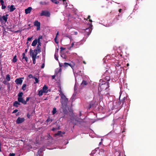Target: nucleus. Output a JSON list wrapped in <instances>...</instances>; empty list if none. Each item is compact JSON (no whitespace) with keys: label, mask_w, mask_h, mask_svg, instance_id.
Listing matches in <instances>:
<instances>
[{"label":"nucleus","mask_w":156,"mask_h":156,"mask_svg":"<svg viewBox=\"0 0 156 156\" xmlns=\"http://www.w3.org/2000/svg\"><path fill=\"white\" fill-rule=\"evenodd\" d=\"M109 84L108 82L106 83V82H103V83L100 82L98 88V93L100 94H101V92H103L105 90L106 92V95H109V89L108 88L109 87Z\"/></svg>","instance_id":"f257e3e1"},{"label":"nucleus","mask_w":156,"mask_h":156,"mask_svg":"<svg viewBox=\"0 0 156 156\" xmlns=\"http://www.w3.org/2000/svg\"><path fill=\"white\" fill-rule=\"evenodd\" d=\"M60 100L62 105L66 106L67 105L68 99L64 94L61 95Z\"/></svg>","instance_id":"f03ea898"},{"label":"nucleus","mask_w":156,"mask_h":156,"mask_svg":"<svg viewBox=\"0 0 156 156\" xmlns=\"http://www.w3.org/2000/svg\"><path fill=\"white\" fill-rule=\"evenodd\" d=\"M41 16H44L46 17H50V13L48 11L43 10L40 14Z\"/></svg>","instance_id":"7ed1b4c3"},{"label":"nucleus","mask_w":156,"mask_h":156,"mask_svg":"<svg viewBox=\"0 0 156 156\" xmlns=\"http://www.w3.org/2000/svg\"><path fill=\"white\" fill-rule=\"evenodd\" d=\"M128 98L126 97H124L121 101H120L119 99V101L118 102V104L119 105H120L121 103H122V105H121V107H122L123 106V105L124 104L125 105L126 104V101L127 100Z\"/></svg>","instance_id":"20e7f679"},{"label":"nucleus","mask_w":156,"mask_h":156,"mask_svg":"<svg viewBox=\"0 0 156 156\" xmlns=\"http://www.w3.org/2000/svg\"><path fill=\"white\" fill-rule=\"evenodd\" d=\"M92 27V24H90L89 27L86 28L85 30V33L86 34L89 35L90 34L92 30L91 28Z\"/></svg>","instance_id":"39448f33"},{"label":"nucleus","mask_w":156,"mask_h":156,"mask_svg":"<svg viewBox=\"0 0 156 156\" xmlns=\"http://www.w3.org/2000/svg\"><path fill=\"white\" fill-rule=\"evenodd\" d=\"M30 55H33L34 56H36L38 53V51L37 49H35L34 50L33 52V51L32 49H30Z\"/></svg>","instance_id":"423d86ee"},{"label":"nucleus","mask_w":156,"mask_h":156,"mask_svg":"<svg viewBox=\"0 0 156 156\" xmlns=\"http://www.w3.org/2000/svg\"><path fill=\"white\" fill-rule=\"evenodd\" d=\"M34 26L37 27V30H39L40 29L41 23L38 20H35L34 23Z\"/></svg>","instance_id":"0eeeda50"},{"label":"nucleus","mask_w":156,"mask_h":156,"mask_svg":"<svg viewBox=\"0 0 156 156\" xmlns=\"http://www.w3.org/2000/svg\"><path fill=\"white\" fill-rule=\"evenodd\" d=\"M30 98V97H27L26 101H25L23 98H20V102L22 103L23 105H26L27 104V102L29 101Z\"/></svg>","instance_id":"6e6552de"},{"label":"nucleus","mask_w":156,"mask_h":156,"mask_svg":"<svg viewBox=\"0 0 156 156\" xmlns=\"http://www.w3.org/2000/svg\"><path fill=\"white\" fill-rule=\"evenodd\" d=\"M8 16V15L7 14H6L5 15L3 16L0 18V21L1 22L3 20L4 21L5 23H6L7 20L8 18L7 17Z\"/></svg>","instance_id":"1a4fd4ad"},{"label":"nucleus","mask_w":156,"mask_h":156,"mask_svg":"<svg viewBox=\"0 0 156 156\" xmlns=\"http://www.w3.org/2000/svg\"><path fill=\"white\" fill-rule=\"evenodd\" d=\"M32 8L31 7H29L25 9V13L26 14L30 13L31 11Z\"/></svg>","instance_id":"9d476101"},{"label":"nucleus","mask_w":156,"mask_h":156,"mask_svg":"<svg viewBox=\"0 0 156 156\" xmlns=\"http://www.w3.org/2000/svg\"><path fill=\"white\" fill-rule=\"evenodd\" d=\"M43 151V149H40L38 150L37 153L36 154V156H42L43 154L42 152Z\"/></svg>","instance_id":"9b49d317"},{"label":"nucleus","mask_w":156,"mask_h":156,"mask_svg":"<svg viewBox=\"0 0 156 156\" xmlns=\"http://www.w3.org/2000/svg\"><path fill=\"white\" fill-rule=\"evenodd\" d=\"M87 84L88 83L87 81L83 80L81 83V86L82 87H85Z\"/></svg>","instance_id":"f8f14e48"},{"label":"nucleus","mask_w":156,"mask_h":156,"mask_svg":"<svg viewBox=\"0 0 156 156\" xmlns=\"http://www.w3.org/2000/svg\"><path fill=\"white\" fill-rule=\"evenodd\" d=\"M48 87L45 85H44L43 87L42 90L43 91V92L44 93H48Z\"/></svg>","instance_id":"ddd939ff"},{"label":"nucleus","mask_w":156,"mask_h":156,"mask_svg":"<svg viewBox=\"0 0 156 156\" xmlns=\"http://www.w3.org/2000/svg\"><path fill=\"white\" fill-rule=\"evenodd\" d=\"M110 78L109 76H106L103 79V82H106V83L108 82V81H110ZM103 81V80H102Z\"/></svg>","instance_id":"4468645a"},{"label":"nucleus","mask_w":156,"mask_h":156,"mask_svg":"<svg viewBox=\"0 0 156 156\" xmlns=\"http://www.w3.org/2000/svg\"><path fill=\"white\" fill-rule=\"evenodd\" d=\"M65 133H62V132L60 131H58L57 133L55 134V135L56 136H62V134H64Z\"/></svg>","instance_id":"2eb2a0df"},{"label":"nucleus","mask_w":156,"mask_h":156,"mask_svg":"<svg viewBox=\"0 0 156 156\" xmlns=\"http://www.w3.org/2000/svg\"><path fill=\"white\" fill-rule=\"evenodd\" d=\"M37 43V39H36L33 41L32 44L31 45L33 46H35L36 45Z\"/></svg>","instance_id":"dca6fc26"},{"label":"nucleus","mask_w":156,"mask_h":156,"mask_svg":"<svg viewBox=\"0 0 156 156\" xmlns=\"http://www.w3.org/2000/svg\"><path fill=\"white\" fill-rule=\"evenodd\" d=\"M30 56H31L32 57V60L33 61V63L35 64L36 63V56H34L33 55H30Z\"/></svg>","instance_id":"f3484780"},{"label":"nucleus","mask_w":156,"mask_h":156,"mask_svg":"<svg viewBox=\"0 0 156 156\" xmlns=\"http://www.w3.org/2000/svg\"><path fill=\"white\" fill-rule=\"evenodd\" d=\"M68 66H70L72 68H73V66H72L71 64H69L67 62H65L64 63V66L65 67H68Z\"/></svg>","instance_id":"a211bd4d"},{"label":"nucleus","mask_w":156,"mask_h":156,"mask_svg":"<svg viewBox=\"0 0 156 156\" xmlns=\"http://www.w3.org/2000/svg\"><path fill=\"white\" fill-rule=\"evenodd\" d=\"M106 93L105 92L103 93V92H101V94H100L98 93L100 99H103V95L104 94L106 95Z\"/></svg>","instance_id":"6ab92c4d"},{"label":"nucleus","mask_w":156,"mask_h":156,"mask_svg":"<svg viewBox=\"0 0 156 156\" xmlns=\"http://www.w3.org/2000/svg\"><path fill=\"white\" fill-rule=\"evenodd\" d=\"M44 93L43 91L41 89L40 90L38 91V95H39V96H41L42 95L43 93Z\"/></svg>","instance_id":"aec40b11"},{"label":"nucleus","mask_w":156,"mask_h":156,"mask_svg":"<svg viewBox=\"0 0 156 156\" xmlns=\"http://www.w3.org/2000/svg\"><path fill=\"white\" fill-rule=\"evenodd\" d=\"M15 8L14 7V6L12 5L10 7V12H12L15 10Z\"/></svg>","instance_id":"412c9836"},{"label":"nucleus","mask_w":156,"mask_h":156,"mask_svg":"<svg viewBox=\"0 0 156 156\" xmlns=\"http://www.w3.org/2000/svg\"><path fill=\"white\" fill-rule=\"evenodd\" d=\"M36 49H37L38 51V53L41 52V48L40 46H37L36 48H35Z\"/></svg>","instance_id":"4be33fe9"},{"label":"nucleus","mask_w":156,"mask_h":156,"mask_svg":"<svg viewBox=\"0 0 156 156\" xmlns=\"http://www.w3.org/2000/svg\"><path fill=\"white\" fill-rule=\"evenodd\" d=\"M40 4L43 5H47L48 4V3L45 2H40Z\"/></svg>","instance_id":"5701e85b"},{"label":"nucleus","mask_w":156,"mask_h":156,"mask_svg":"<svg viewBox=\"0 0 156 156\" xmlns=\"http://www.w3.org/2000/svg\"><path fill=\"white\" fill-rule=\"evenodd\" d=\"M52 121V119H51L49 118H48L46 120V122L47 123L49 122L50 123Z\"/></svg>","instance_id":"b1692460"},{"label":"nucleus","mask_w":156,"mask_h":156,"mask_svg":"<svg viewBox=\"0 0 156 156\" xmlns=\"http://www.w3.org/2000/svg\"><path fill=\"white\" fill-rule=\"evenodd\" d=\"M57 112L56 109L55 108H53L52 111V113L53 115H54L55 114L56 112Z\"/></svg>","instance_id":"393cba45"},{"label":"nucleus","mask_w":156,"mask_h":156,"mask_svg":"<svg viewBox=\"0 0 156 156\" xmlns=\"http://www.w3.org/2000/svg\"><path fill=\"white\" fill-rule=\"evenodd\" d=\"M19 103L17 101H15L13 103V106H14L17 107H18V105H19Z\"/></svg>","instance_id":"a878e982"},{"label":"nucleus","mask_w":156,"mask_h":156,"mask_svg":"<svg viewBox=\"0 0 156 156\" xmlns=\"http://www.w3.org/2000/svg\"><path fill=\"white\" fill-rule=\"evenodd\" d=\"M51 1L56 4H58L59 3V2L57 1V0H51Z\"/></svg>","instance_id":"bb28decb"},{"label":"nucleus","mask_w":156,"mask_h":156,"mask_svg":"<svg viewBox=\"0 0 156 156\" xmlns=\"http://www.w3.org/2000/svg\"><path fill=\"white\" fill-rule=\"evenodd\" d=\"M33 78L35 80V82H34V83H38L39 80H38V78H37L35 77H33Z\"/></svg>","instance_id":"cd10ccee"},{"label":"nucleus","mask_w":156,"mask_h":156,"mask_svg":"<svg viewBox=\"0 0 156 156\" xmlns=\"http://www.w3.org/2000/svg\"><path fill=\"white\" fill-rule=\"evenodd\" d=\"M10 77L9 75H7L6 76V79L7 81H9L10 80Z\"/></svg>","instance_id":"c85d7f7f"},{"label":"nucleus","mask_w":156,"mask_h":156,"mask_svg":"<svg viewBox=\"0 0 156 156\" xmlns=\"http://www.w3.org/2000/svg\"><path fill=\"white\" fill-rule=\"evenodd\" d=\"M47 137V139L48 140H51L52 139V136H51L49 134H48Z\"/></svg>","instance_id":"c756f323"},{"label":"nucleus","mask_w":156,"mask_h":156,"mask_svg":"<svg viewBox=\"0 0 156 156\" xmlns=\"http://www.w3.org/2000/svg\"><path fill=\"white\" fill-rule=\"evenodd\" d=\"M15 82L17 84H20V78L17 79L15 81Z\"/></svg>","instance_id":"7c9ffc66"},{"label":"nucleus","mask_w":156,"mask_h":156,"mask_svg":"<svg viewBox=\"0 0 156 156\" xmlns=\"http://www.w3.org/2000/svg\"><path fill=\"white\" fill-rule=\"evenodd\" d=\"M94 104L93 103H92L91 102L90 104V106L89 107V109H90V108L94 107Z\"/></svg>","instance_id":"2f4dec72"},{"label":"nucleus","mask_w":156,"mask_h":156,"mask_svg":"<svg viewBox=\"0 0 156 156\" xmlns=\"http://www.w3.org/2000/svg\"><path fill=\"white\" fill-rule=\"evenodd\" d=\"M26 84H23L22 87V89L24 90H25L26 89Z\"/></svg>","instance_id":"473e14b6"},{"label":"nucleus","mask_w":156,"mask_h":156,"mask_svg":"<svg viewBox=\"0 0 156 156\" xmlns=\"http://www.w3.org/2000/svg\"><path fill=\"white\" fill-rule=\"evenodd\" d=\"M16 56L15 55L13 59V62H16L17 61V59L16 58Z\"/></svg>","instance_id":"72a5a7b5"},{"label":"nucleus","mask_w":156,"mask_h":156,"mask_svg":"<svg viewBox=\"0 0 156 156\" xmlns=\"http://www.w3.org/2000/svg\"><path fill=\"white\" fill-rule=\"evenodd\" d=\"M6 85H7V87L9 90L10 89V84L9 83H6Z\"/></svg>","instance_id":"f704fd0d"},{"label":"nucleus","mask_w":156,"mask_h":156,"mask_svg":"<svg viewBox=\"0 0 156 156\" xmlns=\"http://www.w3.org/2000/svg\"><path fill=\"white\" fill-rule=\"evenodd\" d=\"M60 89L59 90V92L60 93V96L62 95V94H63V93H62V91L61 90V88L60 87Z\"/></svg>","instance_id":"c9c22d12"},{"label":"nucleus","mask_w":156,"mask_h":156,"mask_svg":"<svg viewBox=\"0 0 156 156\" xmlns=\"http://www.w3.org/2000/svg\"><path fill=\"white\" fill-rule=\"evenodd\" d=\"M22 58L23 59H25V60L26 61V62H27L28 61V59L27 57H25V56H23V57Z\"/></svg>","instance_id":"e433bc0d"},{"label":"nucleus","mask_w":156,"mask_h":156,"mask_svg":"<svg viewBox=\"0 0 156 156\" xmlns=\"http://www.w3.org/2000/svg\"><path fill=\"white\" fill-rule=\"evenodd\" d=\"M25 120V119L24 118H20V123L24 122Z\"/></svg>","instance_id":"4c0bfd02"},{"label":"nucleus","mask_w":156,"mask_h":156,"mask_svg":"<svg viewBox=\"0 0 156 156\" xmlns=\"http://www.w3.org/2000/svg\"><path fill=\"white\" fill-rule=\"evenodd\" d=\"M42 39V36H40L38 37V39L37 40V41H40V40L41 39Z\"/></svg>","instance_id":"58836bf2"},{"label":"nucleus","mask_w":156,"mask_h":156,"mask_svg":"<svg viewBox=\"0 0 156 156\" xmlns=\"http://www.w3.org/2000/svg\"><path fill=\"white\" fill-rule=\"evenodd\" d=\"M62 71V69L61 68H60L59 69H58V72H57L55 71V73L56 74H58L59 72H61Z\"/></svg>","instance_id":"ea45409f"},{"label":"nucleus","mask_w":156,"mask_h":156,"mask_svg":"<svg viewBox=\"0 0 156 156\" xmlns=\"http://www.w3.org/2000/svg\"><path fill=\"white\" fill-rule=\"evenodd\" d=\"M90 16H88L87 17V19H89V21L91 23L92 22V20L90 19Z\"/></svg>","instance_id":"a19ab883"},{"label":"nucleus","mask_w":156,"mask_h":156,"mask_svg":"<svg viewBox=\"0 0 156 156\" xmlns=\"http://www.w3.org/2000/svg\"><path fill=\"white\" fill-rule=\"evenodd\" d=\"M0 3L1 5H4V1L3 0H0Z\"/></svg>","instance_id":"79ce46f5"},{"label":"nucleus","mask_w":156,"mask_h":156,"mask_svg":"<svg viewBox=\"0 0 156 156\" xmlns=\"http://www.w3.org/2000/svg\"><path fill=\"white\" fill-rule=\"evenodd\" d=\"M16 123H18V124H19L20 123V117H19L17 120H16Z\"/></svg>","instance_id":"37998d69"},{"label":"nucleus","mask_w":156,"mask_h":156,"mask_svg":"<svg viewBox=\"0 0 156 156\" xmlns=\"http://www.w3.org/2000/svg\"><path fill=\"white\" fill-rule=\"evenodd\" d=\"M32 38V37H28L27 39V41H31Z\"/></svg>","instance_id":"c03bdc74"},{"label":"nucleus","mask_w":156,"mask_h":156,"mask_svg":"<svg viewBox=\"0 0 156 156\" xmlns=\"http://www.w3.org/2000/svg\"><path fill=\"white\" fill-rule=\"evenodd\" d=\"M18 101L19 102H20V92H19L18 94Z\"/></svg>","instance_id":"a18cd8bd"},{"label":"nucleus","mask_w":156,"mask_h":156,"mask_svg":"<svg viewBox=\"0 0 156 156\" xmlns=\"http://www.w3.org/2000/svg\"><path fill=\"white\" fill-rule=\"evenodd\" d=\"M2 9H4L6 8V6L4 5H2Z\"/></svg>","instance_id":"49530a36"},{"label":"nucleus","mask_w":156,"mask_h":156,"mask_svg":"<svg viewBox=\"0 0 156 156\" xmlns=\"http://www.w3.org/2000/svg\"><path fill=\"white\" fill-rule=\"evenodd\" d=\"M37 42L38 43V44L37 46H41V44L40 41H37Z\"/></svg>","instance_id":"de8ad7c7"},{"label":"nucleus","mask_w":156,"mask_h":156,"mask_svg":"<svg viewBox=\"0 0 156 156\" xmlns=\"http://www.w3.org/2000/svg\"><path fill=\"white\" fill-rule=\"evenodd\" d=\"M9 156H15V154L14 153H10L9 154Z\"/></svg>","instance_id":"09e8293b"},{"label":"nucleus","mask_w":156,"mask_h":156,"mask_svg":"<svg viewBox=\"0 0 156 156\" xmlns=\"http://www.w3.org/2000/svg\"><path fill=\"white\" fill-rule=\"evenodd\" d=\"M18 111V110L16 109V110H14V111L12 112V113H16Z\"/></svg>","instance_id":"8fccbe9b"},{"label":"nucleus","mask_w":156,"mask_h":156,"mask_svg":"<svg viewBox=\"0 0 156 156\" xmlns=\"http://www.w3.org/2000/svg\"><path fill=\"white\" fill-rule=\"evenodd\" d=\"M66 37L69 38H71V36L70 35H66Z\"/></svg>","instance_id":"3c124183"},{"label":"nucleus","mask_w":156,"mask_h":156,"mask_svg":"<svg viewBox=\"0 0 156 156\" xmlns=\"http://www.w3.org/2000/svg\"><path fill=\"white\" fill-rule=\"evenodd\" d=\"M57 36H56L55 37V38L54 39V40H55V42L56 43H58V42H57L56 41V40H57Z\"/></svg>","instance_id":"603ef678"},{"label":"nucleus","mask_w":156,"mask_h":156,"mask_svg":"<svg viewBox=\"0 0 156 156\" xmlns=\"http://www.w3.org/2000/svg\"><path fill=\"white\" fill-rule=\"evenodd\" d=\"M60 49L61 51L64 50H65V48H63L62 47H61L60 48Z\"/></svg>","instance_id":"864d4df0"},{"label":"nucleus","mask_w":156,"mask_h":156,"mask_svg":"<svg viewBox=\"0 0 156 156\" xmlns=\"http://www.w3.org/2000/svg\"><path fill=\"white\" fill-rule=\"evenodd\" d=\"M23 94L22 92H20V98H22V96Z\"/></svg>","instance_id":"5fc2aeb1"},{"label":"nucleus","mask_w":156,"mask_h":156,"mask_svg":"<svg viewBox=\"0 0 156 156\" xmlns=\"http://www.w3.org/2000/svg\"><path fill=\"white\" fill-rule=\"evenodd\" d=\"M44 66H45V65H44V63H43L41 66V68H44Z\"/></svg>","instance_id":"6e6d98bb"},{"label":"nucleus","mask_w":156,"mask_h":156,"mask_svg":"<svg viewBox=\"0 0 156 156\" xmlns=\"http://www.w3.org/2000/svg\"><path fill=\"white\" fill-rule=\"evenodd\" d=\"M23 82V80L21 78H20V84H21Z\"/></svg>","instance_id":"4d7b16f0"},{"label":"nucleus","mask_w":156,"mask_h":156,"mask_svg":"<svg viewBox=\"0 0 156 156\" xmlns=\"http://www.w3.org/2000/svg\"><path fill=\"white\" fill-rule=\"evenodd\" d=\"M29 77H30V78H33V76L31 74H30L29 75Z\"/></svg>","instance_id":"13d9d810"},{"label":"nucleus","mask_w":156,"mask_h":156,"mask_svg":"<svg viewBox=\"0 0 156 156\" xmlns=\"http://www.w3.org/2000/svg\"><path fill=\"white\" fill-rule=\"evenodd\" d=\"M55 77V75H53L52 76V79H54Z\"/></svg>","instance_id":"bf43d9fd"},{"label":"nucleus","mask_w":156,"mask_h":156,"mask_svg":"<svg viewBox=\"0 0 156 156\" xmlns=\"http://www.w3.org/2000/svg\"><path fill=\"white\" fill-rule=\"evenodd\" d=\"M30 115L29 114H27V117L28 118H30Z\"/></svg>","instance_id":"052dcab7"},{"label":"nucleus","mask_w":156,"mask_h":156,"mask_svg":"<svg viewBox=\"0 0 156 156\" xmlns=\"http://www.w3.org/2000/svg\"><path fill=\"white\" fill-rule=\"evenodd\" d=\"M74 45V43L73 42L72 43V44H71V48L73 47Z\"/></svg>","instance_id":"680f3d73"},{"label":"nucleus","mask_w":156,"mask_h":156,"mask_svg":"<svg viewBox=\"0 0 156 156\" xmlns=\"http://www.w3.org/2000/svg\"><path fill=\"white\" fill-rule=\"evenodd\" d=\"M122 11V9H119V12H121Z\"/></svg>","instance_id":"e2e57ef3"},{"label":"nucleus","mask_w":156,"mask_h":156,"mask_svg":"<svg viewBox=\"0 0 156 156\" xmlns=\"http://www.w3.org/2000/svg\"><path fill=\"white\" fill-rule=\"evenodd\" d=\"M74 34L75 35H76L78 33L77 32H75L74 33Z\"/></svg>","instance_id":"0e129e2a"},{"label":"nucleus","mask_w":156,"mask_h":156,"mask_svg":"<svg viewBox=\"0 0 156 156\" xmlns=\"http://www.w3.org/2000/svg\"><path fill=\"white\" fill-rule=\"evenodd\" d=\"M62 57V58L66 59V56L65 55H64V56H63L62 55H61Z\"/></svg>","instance_id":"69168bd1"},{"label":"nucleus","mask_w":156,"mask_h":156,"mask_svg":"<svg viewBox=\"0 0 156 156\" xmlns=\"http://www.w3.org/2000/svg\"><path fill=\"white\" fill-rule=\"evenodd\" d=\"M3 83L5 84H6V81H4L3 82Z\"/></svg>","instance_id":"338daca9"},{"label":"nucleus","mask_w":156,"mask_h":156,"mask_svg":"<svg viewBox=\"0 0 156 156\" xmlns=\"http://www.w3.org/2000/svg\"><path fill=\"white\" fill-rule=\"evenodd\" d=\"M56 129V128H53V129H52V130L53 131H55V130Z\"/></svg>","instance_id":"774afa93"}]
</instances>
